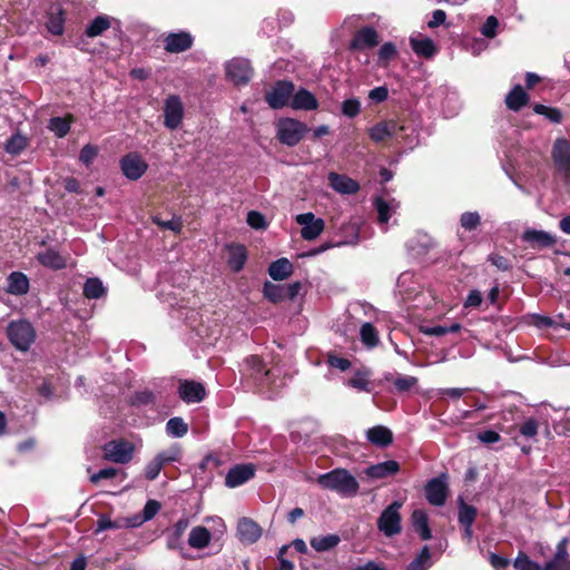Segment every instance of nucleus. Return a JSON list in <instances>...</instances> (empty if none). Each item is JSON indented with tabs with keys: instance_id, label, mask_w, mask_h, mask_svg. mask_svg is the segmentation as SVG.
<instances>
[{
	"instance_id": "57",
	"label": "nucleus",
	"mask_w": 570,
	"mask_h": 570,
	"mask_svg": "<svg viewBox=\"0 0 570 570\" xmlns=\"http://www.w3.org/2000/svg\"><path fill=\"white\" fill-rule=\"evenodd\" d=\"M247 224L255 229H265L267 227L266 219L263 214L256 210H250L247 214Z\"/></svg>"
},
{
	"instance_id": "17",
	"label": "nucleus",
	"mask_w": 570,
	"mask_h": 570,
	"mask_svg": "<svg viewBox=\"0 0 570 570\" xmlns=\"http://www.w3.org/2000/svg\"><path fill=\"white\" fill-rule=\"evenodd\" d=\"M68 257L53 248H47L37 254V261L47 268L62 269L68 265Z\"/></svg>"
},
{
	"instance_id": "16",
	"label": "nucleus",
	"mask_w": 570,
	"mask_h": 570,
	"mask_svg": "<svg viewBox=\"0 0 570 570\" xmlns=\"http://www.w3.org/2000/svg\"><path fill=\"white\" fill-rule=\"evenodd\" d=\"M448 488L443 480L434 478L425 487V497L430 504L442 507L446 501Z\"/></svg>"
},
{
	"instance_id": "24",
	"label": "nucleus",
	"mask_w": 570,
	"mask_h": 570,
	"mask_svg": "<svg viewBox=\"0 0 570 570\" xmlns=\"http://www.w3.org/2000/svg\"><path fill=\"white\" fill-rule=\"evenodd\" d=\"M402 127L394 120L379 122L370 129V138L376 142L383 141L390 137L396 136Z\"/></svg>"
},
{
	"instance_id": "37",
	"label": "nucleus",
	"mask_w": 570,
	"mask_h": 570,
	"mask_svg": "<svg viewBox=\"0 0 570 570\" xmlns=\"http://www.w3.org/2000/svg\"><path fill=\"white\" fill-rule=\"evenodd\" d=\"M72 120V116L53 117L49 120L48 129L58 138H62L69 132Z\"/></svg>"
},
{
	"instance_id": "40",
	"label": "nucleus",
	"mask_w": 570,
	"mask_h": 570,
	"mask_svg": "<svg viewBox=\"0 0 570 570\" xmlns=\"http://www.w3.org/2000/svg\"><path fill=\"white\" fill-rule=\"evenodd\" d=\"M187 432L188 425L181 417H171L166 423V433L173 438H183Z\"/></svg>"
},
{
	"instance_id": "21",
	"label": "nucleus",
	"mask_w": 570,
	"mask_h": 570,
	"mask_svg": "<svg viewBox=\"0 0 570 570\" xmlns=\"http://www.w3.org/2000/svg\"><path fill=\"white\" fill-rule=\"evenodd\" d=\"M328 183L331 187L340 194L352 195L357 193L360 189L357 181L345 175L336 173L328 174Z\"/></svg>"
},
{
	"instance_id": "63",
	"label": "nucleus",
	"mask_w": 570,
	"mask_h": 570,
	"mask_svg": "<svg viewBox=\"0 0 570 570\" xmlns=\"http://www.w3.org/2000/svg\"><path fill=\"white\" fill-rule=\"evenodd\" d=\"M482 294L478 289H473L469 293L468 297L464 301V308H475L479 307L482 303Z\"/></svg>"
},
{
	"instance_id": "27",
	"label": "nucleus",
	"mask_w": 570,
	"mask_h": 570,
	"mask_svg": "<svg viewBox=\"0 0 570 570\" xmlns=\"http://www.w3.org/2000/svg\"><path fill=\"white\" fill-rule=\"evenodd\" d=\"M366 439L379 448H385L392 443L393 433L386 426L376 425L366 431Z\"/></svg>"
},
{
	"instance_id": "46",
	"label": "nucleus",
	"mask_w": 570,
	"mask_h": 570,
	"mask_svg": "<svg viewBox=\"0 0 570 570\" xmlns=\"http://www.w3.org/2000/svg\"><path fill=\"white\" fill-rule=\"evenodd\" d=\"M533 111L538 115L544 116L553 124H560L562 121V112L558 108L537 104L533 106Z\"/></svg>"
},
{
	"instance_id": "14",
	"label": "nucleus",
	"mask_w": 570,
	"mask_h": 570,
	"mask_svg": "<svg viewBox=\"0 0 570 570\" xmlns=\"http://www.w3.org/2000/svg\"><path fill=\"white\" fill-rule=\"evenodd\" d=\"M263 530L254 520L242 518L237 523V537L244 544H253L262 537Z\"/></svg>"
},
{
	"instance_id": "29",
	"label": "nucleus",
	"mask_w": 570,
	"mask_h": 570,
	"mask_svg": "<svg viewBox=\"0 0 570 570\" xmlns=\"http://www.w3.org/2000/svg\"><path fill=\"white\" fill-rule=\"evenodd\" d=\"M212 538L213 535L207 528L197 525L189 532L188 544L193 549L202 550L209 546Z\"/></svg>"
},
{
	"instance_id": "5",
	"label": "nucleus",
	"mask_w": 570,
	"mask_h": 570,
	"mask_svg": "<svg viewBox=\"0 0 570 570\" xmlns=\"http://www.w3.org/2000/svg\"><path fill=\"white\" fill-rule=\"evenodd\" d=\"M295 222L302 227L301 236L304 240L316 239L325 228L324 219L309 212L296 215Z\"/></svg>"
},
{
	"instance_id": "15",
	"label": "nucleus",
	"mask_w": 570,
	"mask_h": 570,
	"mask_svg": "<svg viewBox=\"0 0 570 570\" xmlns=\"http://www.w3.org/2000/svg\"><path fill=\"white\" fill-rule=\"evenodd\" d=\"M255 474V468L252 464H238L233 466L226 478H225V484L228 488H236L248 480H250Z\"/></svg>"
},
{
	"instance_id": "47",
	"label": "nucleus",
	"mask_w": 570,
	"mask_h": 570,
	"mask_svg": "<svg viewBox=\"0 0 570 570\" xmlns=\"http://www.w3.org/2000/svg\"><path fill=\"white\" fill-rule=\"evenodd\" d=\"M181 456L180 448L175 444L170 448L159 452L155 459L164 466L165 464L177 462Z\"/></svg>"
},
{
	"instance_id": "36",
	"label": "nucleus",
	"mask_w": 570,
	"mask_h": 570,
	"mask_svg": "<svg viewBox=\"0 0 570 570\" xmlns=\"http://www.w3.org/2000/svg\"><path fill=\"white\" fill-rule=\"evenodd\" d=\"M340 542V535L326 534L312 538L309 544L315 551L325 552L334 549Z\"/></svg>"
},
{
	"instance_id": "20",
	"label": "nucleus",
	"mask_w": 570,
	"mask_h": 570,
	"mask_svg": "<svg viewBox=\"0 0 570 570\" xmlns=\"http://www.w3.org/2000/svg\"><path fill=\"white\" fill-rule=\"evenodd\" d=\"M193 46V37L188 32H174L165 38V50L168 52H183Z\"/></svg>"
},
{
	"instance_id": "62",
	"label": "nucleus",
	"mask_w": 570,
	"mask_h": 570,
	"mask_svg": "<svg viewBox=\"0 0 570 570\" xmlns=\"http://www.w3.org/2000/svg\"><path fill=\"white\" fill-rule=\"evenodd\" d=\"M160 510V503L156 500H148L142 510V518L146 521L151 520Z\"/></svg>"
},
{
	"instance_id": "53",
	"label": "nucleus",
	"mask_w": 570,
	"mask_h": 570,
	"mask_svg": "<svg viewBox=\"0 0 570 570\" xmlns=\"http://www.w3.org/2000/svg\"><path fill=\"white\" fill-rule=\"evenodd\" d=\"M361 111V102L356 98L345 99L342 102V114L348 118L356 117Z\"/></svg>"
},
{
	"instance_id": "33",
	"label": "nucleus",
	"mask_w": 570,
	"mask_h": 570,
	"mask_svg": "<svg viewBox=\"0 0 570 570\" xmlns=\"http://www.w3.org/2000/svg\"><path fill=\"white\" fill-rule=\"evenodd\" d=\"M528 102L529 95L520 85H515L505 97L507 107L513 111H519Z\"/></svg>"
},
{
	"instance_id": "11",
	"label": "nucleus",
	"mask_w": 570,
	"mask_h": 570,
	"mask_svg": "<svg viewBox=\"0 0 570 570\" xmlns=\"http://www.w3.org/2000/svg\"><path fill=\"white\" fill-rule=\"evenodd\" d=\"M164 124L169 129H176L179 127L184 116V107L178 96H169L165 101L164 107Z\"/></svg>"
},
{
	"instance_id": "28",
	"label": "nucleus",
	"mask_w": 570,
	"mask_h": 570,
	"mask_svg": "<svg viewBox=\"0 0 570 570\" xmlns=\"http://www.w3.org/2000/svg\"><path fill=\"white\" fill-rule=\"evenodd\" d=\"M411 522L414 531L420 535L422 540H430L432 532L429 527V517L422 509H416L412 512Z\"/></svg>"
},
{
	"instance_id": "2",
	"label": "nucleus",
	"mask_w": 570,
	"mask_h": 570,
	"mask_svg": "<svg viewBox=\"0 0 570 570\" xmlns=\"http://www.w3.org/2000/svg\"><path fill=\"white\" fill-rule=\"evenodd\" d=\"M276 129L278 140L289 147L296 146L308 131V127L304 122L293 118L279 119Z\"/></svg>"
},
{
	"instance_id": "39",
	"label": "nucleus",
	"mask_w": 570,
	"mask_h": 570,
	"mask_svg": "<svg viewBox=\"0 0 570 570\" xmlns=\"http://www.w3.org/2000/svg\"><path fill=\"white\" fill-rule=\"evenodd\" d=\"M431 566V552L429 547L424 546L421 552L410 562L407 570H428Z\"/></svg>"
},
{
	"instance_id": "45",
	"label": "nucleus",
	"mask_w": 570,
	"mask_h": 570,
	"mask_svg": "<svg viewBox=\"0 0 570 570\" xmlns=\"http://www.w3.org/2000/svg\"><path fill=\"white\" fill-rule=\"evenodd\" d=\"M105 294V287L99 278H88L83 285V295L87 298H99Z\"/></svg>"
},
{
	"instance_id": "64",
	"label": "nucleus",
	"mask_w": 570,
	"mask_h": 570,
	"mask_svg": "<svg viewBox=\"0 0 570 570\" xmlns=\"http://www.w3.org/2000/svg\"><path fill=\"white\" fill-rule=\"evenodd\" d=\"M163 469V465L154 458L145 469V475L148 480H155L160 471Z\"/></svg>"
},
{
	"instance_id": "3",
	"label": "nucleus",
	"mask_w": 570,
	"mask_h": 570,
	"mask_svg": "<svg viewBox=\"0 0 570 570\" xmlns=\"http://www.w3.org/2000/svg\"><path fill=\"white\" fill-rule=\"evenodd\" d=\"M402 502L394 501L387 508H385L377 519V529L385 537H393L401 532V513Z\"/></svg>"
},
{
	"instance_id": "49",
	"label": "nucleus",
	"mask_w": 570,
	"mask_h": 570,
	"mask_svg": "<svg viewBox=\"0 0 570 570\" xmlns=\"http://www.w3.org/2000/svg\"><path fill=\"white\" fill-rule=\"evenodd\" d=\"M476 517V509L461 502L459 507V522L461 525H473Z\"/></svg>"
},
{
	"instance_id": "13",
	"label": "nucleus",
	"mask_w": 570,
	"mask_h": 570,
	"mask_svg": "<svg viewBox=\"0 0 570 570\" xmlns=\"http://www.w3.org/2000/svg\"><path fill=\"white\" fill-rule=\"evenodd\" d=\"M178 394L186 403H198L205 399L206 390L199 382L181 380L179 382Z\"/></svg>"
},
{
	"instance_id": "59",
	"label": "nucleus",
	"mask_w": 570,
	"mask_h": 570,
	"mask_svg": "<svg viewBox=\"0 0 570 570\" xmlns=\"http://www.w3.org/2000/svg\"><path fill=\"white\" fill-rule=\"evenodd\" d=\"M98 154L97 147L92 145H86L80 150L79 160L85 164L86 166H89L94 159L96 158Z\"/></svg>"
},
{
	"instance_id": "48",
	"label": "nucleus",
	"mask_w": 570,
	"mask_h": 570,
	"mask_svg": "<svg viewBox=\"0 0 570 570\" xmlns=\"http://www.w3.org/2000/svg\"><path fill=\"white\" fill-rule=\"evenodd\" d=\"M397 55V49L394 43L385 42L379 50V63L383 67H386L392 59H394Z\"/></svg>"
},
{
	"instance_id": "10",
	"label": "nucleus",
	"mask_w": 570,
	"mask_h": 570,
	"mask_svg": "<svg viewBox=\"0 0 570 570\" xmlns=\"http://www.w3.org/2000/svg\"><path fill=\"white\" fill-rule=\"evenodd\" d=\"M294 92V85L291 81H278L266 95V101L274 109L286 106Z\"/></svg>"
},
{
	"instance_id": "41",
	"label": "nucleus",
	"mask_w": 570,
	"mask_h": 570,
	"mask_svg": "<svg viewBox=\"0 0 570 570\" xmlns=\"http://www.w3.org/2000/svg\"><path fill=\"white\" fill-rule=\"evenodd\" d=\"M368 375L367 371H358L347 381V385L358 391L372 392Z\"/></svg>"
},
{
	"instance_id": "4",
	"label": "nucleus",
	"mask_w": 570,
	"mask_h": 570,
	"mask_svg": "<svg viewBox=\"0 0 570 570\" xmlns=\"http://www.w3.org/2000/svg\"><path fill=\"white\" fill-rule=\"evenodd\" d=\"M7 333L10 342L20 351H27L33 343L36 333L27 321H13L8 325Z\"/></svg>"
},
{
	"instance_id": "50",
	"label": "nucleus",
	"mask_w": 570,
	"mask_h": 570,
	"mask_svg": "<svg viewBox=\"0 0 570 570\" xmlns=\"http://www.w3.org/2000/svg\"><path fill=\"white\" fill-rule=\"evenodd\" d=\"M63 23L65 19L62 16V11L59 10L57 13L50 14L47 22V28L52 35L60 36L63 33Z\"/></svg>"
},
{
	"instance_id": "43",
	"label": "nucleus",
	"mask_w": 570,
	"mask_h": 570,
	"mask_svg": "<svg viewBox=\"0 0 570 570\" xmlns=\"http://www.w3.org/2000/svg\"><path fill=\"white\" fill-rule=\"evenodd\" d=\"M263 293L272 303L282 302L286 297L285 287L271 282L264 284Z\"/></svg>"
},
{
	"instance_id": "25",
	"label": "nucleus",
	"mask_w": 570,
	"mask_h": 570,
	"mask_svg": "<svg viewBox=\"0 0 570 570\" xmlns=\"http://www.w3.org/2000/svg\"><path fill=\"white\" fill-rule=\"evenodd\" d=\"M410 45L417 56L432 58L436 53V47L433 40L422 35L410 37Z\"/></svg>"
},
{
	"instance_id": "54",
	"label": "nucleus",
	"mask_w": 570,
	"mask_h": 570,
	"mask_svg": "<svg viewBox=\"0 0 570 570\" xmlns=\"http://www.w3.org/2000/svg\"><path fill=\"white\" fill-rule=\"evenodd\" d=\"M481 217L476 212H466L461 215L460 224L466 230H473L480 224Z\"/></svg>"
},
{
	"instance_id": "34",
	"label": "nucleus",
	"mask_w": 570,
	"mask_h": 570,
	"mask_svg": "<svg viewBox=\"0 0 570 570\" xmlns=\"http://www.w3.org/2000/svg\"><path fill=\"white\" fill-rule=\"evenodd\" d=\"M522 239L531 245H538L540 247H549L554 244L556 239L552 235L544 230L527 229Z\"/></svg>"
},
{
	"instance_id": "38",
	"label": "nucleus",
	"mask_w": 570,
	"mask_h": 570,
	"mask_svg": "<svg viewBox=\"0 0 570 570\" xmlns=\"http://www.w3.org/2000/svg\"><path fill=\"white\" fill-rule=\"evenodd\" d=\"M361 342L367 347H375L379 342V332L371 323H364L360 330Z\"/></svg>"
},
{
	"instance_id": "52",
	"label": "nucleus",
	"mask_w": 570,
	"mask_h": 570,
	"mask_svg": "<svg viewBox=\"0 0 570 570\" xmlns=\"http://www.w3.org/2000/svg\"><path fill=\"white\" fill-rule=\"evenodd\" d=\"M27 147V140L21 135H13L6 144V150L9 154L17 155Z\"/></svg>"
},
{
	"instance_id": "31",
	"label": "nucleus",
	"mask_w": 570,
	"mask_h": 570,
	"mask_svg": "<svg viewBox=\"0 0 570 570\" xmlns=\"http://www.w3.org/2000/svg\"><path fill=\"white\" fill-rule=\"evenodd\" d=\"M400 470V464L394 460H387L368 466L365 473L372 479H383L395 474Z\"/></svg>"
},
{
	"instance_id": "12",
	"label": "nucleus",
	"mask_w": 570,
	"mask_h": 570,
	"mask_svg": "<svg viewBox=\"0 0 570 570\" xmlns=\"http://www.w3.org/2000/svg\"><path fill=\"white\" fill-rule=\"evenodd\" d=\"M242 372L244 375L254 379L259 384L267 383L269 376V370L266 368L263 361L256 355L245 358Z\"/></svg>"
},
{
	"instance_id": "23",
	"label": "nucleus",
	"mask_w": 570,
	"mask_h": 570,
	"mask_svg": "<svg viewBox=\"0 0 570 570\" xmlns=\"http://www.w3.org/2000/svg\"><path fill=\"white\" fill-rule=\"evenodd\" d=\"M29 278L23 273L12 272L8 275L6 287L7 293L16 296H21L29 292Z\"/></svg>"
},
{
	"instance_id": "6",
	"label": "nucleus",
	"mask_w": 570,
	"mask_h": 570,
	"mask_svg": "<svg viewBox=\"0 0 570 570\" xmlns=\"http://www.w3.org/2000/svg\"><path fill=\"white\" fill-rule=\"evenodd\" d=\"M227 78L236 86L245 85L250 80L253 70L248 60L243 58H234L226 66Z\"/></svg>"
},
{
	"instance_id": "55",
	"label": "nucleus",
	"mask_w": 570,
	"mask_h": 570,
	"mask_svg": "<svg viewBox=\"0 0 570 570\" xmlns=\"http://www.w3.org/2000/svg\"><path fill=\"white\" fill-rule=\"evenodd\" d=\"M513 566L517 570H543L541 566L531 561L524 553H519Z\"/></svg>"
},
{
	"instance_id": "1",
	"label": "nucleus",
	"mask_w": 570,
	"mask_h": 570,
	"mask_svg": "<svg viewBox=\"0 0 570 570\" xmlns=\"http://www.w3.org/2000/svg\"><path fill=\"white\" fill-rule=\"evenodd\" d=\"M317 483L324 488L337 492L342 497H354L360 489L357 480L345 469H335L320 474Z\"/></svg>"
},
{
	"instance_id": "22",
	"label": "nucleus",
	"mask_w": 570,
	"mask_h": 570,
	"mask_svg": "<svg viewBox=\"0 0 570 570\" xmlns=\"http://www.w3.org/2000/svg\"><path fill=\"white\" fill-rule=\"evenodd\" d=\"M568 539H562L557 546V551L552 560L547 562L543 570H570L569 554L567 550Z\"/></svg>"
},
{
	"instance_id": "9",
	"label": "nucleus",
	"mask_w": 570,
	"mask_h": 570,
	"mask_svg": "<svg viewBox=\"0 0 570 570\" xmlns=\"http://www.w3.org/2000/svg\"><path fill=\"white\" fill-rule=\"evenodd\" d=\"M134 448L127 441H110L104 446V455L115 463H127L132 458Z\"/></svg>"
},
{
	"instance_id": "44",
	"label": "nucleus",
	"mask_w": 570,
	"mask_h": 570,
	"mask_svg": "<svg viewBox=\"0 0 570 570\" xmlns=\"http://www.w3.org/2000/svg\"><path fill=\"white\" fill-rule=\"evenodd\" d=\"M461 330L459 323H453L450 326L434 325V326H421V332L428 336H443L448 333H456Z\"/></svg>"
},
{
	"instance_id": "51",
	"label": "nucleus",
	"mask_w": 570,
	"mask_h": 570,
	"mask_svg": "<svg viewBox=\"0 0 570 570\" xmlns=\"http://www.w3.org/2000/svg\"><path fill=\"white\" fill-rule=\"evenodd\" d=\"M417 385V379L411 375H400L394 380L395 390L400 393L409 392Z\"/></svg>"
},
{
	"instance_id": "30",
	"label": "nucleus",
	"mask_w": 570,
	"mask_h": 570,
	"mask_svg": "<svg viewBox=\"0 0 570 570\" xmlns=\"http://www.w3.org/2000/svg\"><path fill=\"white\" fill-rule=\"evenodd\" d=\"M228 250V266L234 272H239L243 269L246 261H247V252L245 246L239 244H230L227 246Z\"/></svg>"
},
{
	"instance_id": "60",
	"label": "nucleus",
	"mask_w": 570,
	"mask_h": 570,
	"mask_svg": "<svg viewBox=\"0 0 570 570\" xmlns=\"http://www.w3.org/2000/svg\"><path fill=\"white\" fill-rule=\"evenodd\" d=\"M498 26V19L494 16H490L482 26L481 33L488 38H493L497 35Z\"/></svg>"
},
{
	"instance_id": "58",
	"label": "nucleus",
	"mask_w": 570,
	"mask_h": 570,
	"mask_svg": "<svg viewBox=\"0 0 570 570\" xmlns=\"http://www.w3.org/2000/svg\"><path fill=\"white\" fill-rule=\"evenodd\" d=\"M155 224H157L159 227L173 230L177 234L181 232L183 223L180 218L174 217L169 220H163L159 217H154Z\"/></svg>"
},
{
	"instance_id": "7",
	"label": "nucleus",
	"mask_w": 570,
	"mask_h": 570,
	"mask_svg": "<svg viewBox=\"0 0 570 570\" xmlns=\"http://www.w3.org/2000/svg\"><path fill=\"white\" fill-rule=\"evenodd\" d=\"M120 168L128 179L137 180L146 173L148 164L138 153H129L120 159Z\"/></svg>"
},
{
	"instance_id": "42",
	"label": "nucleus",
	"mask_w": 570,
	"mask_h": 570,
	"mask_svg": "<svg viewBox=\"0 0 570 570\" xmlns=\"http://www.w3.org/2000/svg\"><path fill=\"white\" fill-rule=\"evenodd\" d=\"M110 27V21L107 16L96 17L86 29V35L90 38L100 36Z\"/></svg>"
},
{
	"instance_id": "35",
	"label": "nucleus",
	"mask_w": 570,
	"mask_h": 570,
	"mask_svg": "<svg viewBox=\"0 0 570 570\" xmlns=\"http://www.w3.org/2000/svg\"><path fill=\"white\" fill-rule=\"evenodd\" d=\"M293 273V264L287 258H278L268 267V274L274 281H283Z\"/></svg>"
},
{
	"instance_id": "61",
	"label": "nucleus",
	"mask_w": 570,
	"mask_h": 570,
	"mask_svg": "<svg viewBox=\"0 0 570 570\" xmlns=\"http://www.w3.org/2000/svg\"><path fill=\"white\" fill-rule=\"evenodd\" d=\"M155 402V395L153 392L148 390H144L135 393L132 397V403L136 405H147Z\"/></svg>"
},
{
	"instance_id": "56",
	"label": "nucleus",
	"mask_w": 570,
	"mask_h": 570,
	"mask_svg": "<svg viewBox=\"0 0 570 570\" xmlns=\"http://www.w3.org/2000/svg\"><path fill=\"white\" fill-rule=\"evenodd\" d=\"M539 424L535 419H527L519 429V432L522 436L527 439H532L538 434Z\"/></svg>"
},
{
	"instance_id": "32",
	"label": "nucleus",
	"mask_w": 570,
	"mask_h": 570,
	"mask_svg": "<svg viewBox=\"0 0 570 570\" xmlns=\"http://www.w3.org/2000/svg\"><path fill=\"white\" fill-rule=\"evenodd\" d=\"M188 520L186 518L179 519L171 530V532L167 537V548L170 550H181L183 549V535L186 529L188 528Z\"/></svg>"
},
{
	"instance_id": "18",
	"label": "nucleus",
	"mask_w": 570,
	"mask_h": 570,
	"mask_svg": "<svg viewBox=\"0 0 570 570\" xmlns=\"http://www.w3.org/2000/svg\"><path fill=\"white\" fill-rule=\"evenodd\" d=\"M379 43V33L372 27H365L360 29L352 42L351 48L355 50H363L366 48H373Z\"/></svg>"
},
{
	"instance_id": "26",
	"label": "nucleus",
	"mask_w": 570,
	"mask_h": 570,
	"mask_svg": "<svg viewBox=\"0 0 570 570\" xmlns=\"http://www.w3.org/2000/svg\"><path fill=\"white\" fill-rule=\"evenodd\" d=\"M291 107L296 110H315L318 107L315 96L306 89L293 92Z\"/></svg>"
},
{
	"instance_id": "8",
	"label": "nucleus",
	"mask_w": 570,
	"mask_h": 570,
	"mask_svg": "<svg viewBox=\"0 0 570 570\" xmlns=\"http://www.w3.org/2000/svg\"><path fill=\"white\" fill-rule=\"evenodd\" d=\"M552 160L566 177H570V141L566 138H557L551 150Z\"/></svg>"
},
{
	"instance_id": "19",
	"label": "nucleus",
	"mask_w": 570,
	"mask_h": 570,
	"mask_svg": "<svg viewBox=\"0 0 570 570\" xmlns=\"http://www.w3.org/2000/svg\"><path fill=\"white\" fill-rule=\"evenodd\" d=\"M373 205L377 212V222L381 226L387 224L394 213H396L400 204L394 198L375 197Z\"/></svg>"
}]
</instances>
